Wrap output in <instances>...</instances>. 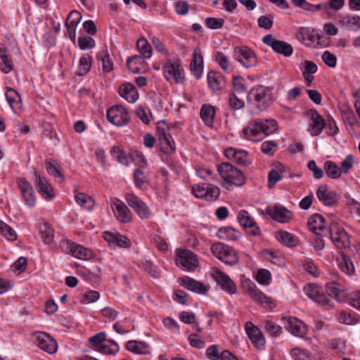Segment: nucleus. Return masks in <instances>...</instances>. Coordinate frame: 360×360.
Masks as SVG:
<instances>
[{
  "mask_svg": "<svg viewBox=\"0 0 360 360\" xmlns=\"http://www.w3.org/2000/svg\"><path fill=\"white\" fill-rule=\"evenodd\" d=\"M272 87L263 85L253 86L247 96V101L260 111L266 110L274 101Z\"/></svg>",
  "mask_w": 360,
  "mask_h": 360,
  "instance_id": "obj_1",
  "label": "nucleus"
},
{
  "mask_svg": "<svg viewBox=\"0 0 360 360\" xmlns=\"http://www.w3.org/2000/svg\"><path fill=\"white\" fill-rule=\"evenodd\" d=\"M220 176L226 183L242 186L245 183V178L240 170L229 162H222L217 167Z\"/></svg>",
  "mask_w": 360,
  "mask_h": 360,
  "instance_id": "obj_2",
  "label": "nucleus"
},
{
  "mask_svg": "<svg viewBox=\"0 0 360 360\" xmlns=\"http://www.w3.org/2000/svg\"><path fill=\"white\" fill-rule=\"evenodd\" d=\"M326 231L328 232L333 243L337 248L345 249L349 247V236L339 222L332 221L328 229H326Z\"/></svg>",
  "mask_w": 360,
  "mask_h": 360,
  "instance_id": "obj_3",
  "label": "nucleus"
},
{
  "mask_svg": "<svg viewBox=\"0 0 360 360\" xmlns=\"http://www.w3.org/2000/svg\"><path fill=\"white\" fill-rule=\"evenodd\" d=\"M211 250L216 257L227 265L233 266L238 262V257L235 250L223 243L213 244Z\"/></svg>",
  "mask_w": 360,
  "mask_h": 360,
  "instance_id": "obj_4",
  "label": "nucleus"
},
{
  "mask_svg": "<svg viewBox=\"0 0 360 360\" xmlns=\"http://www.w3.org/2000/svg\"><path fill=\"white\" fill-rule=\"evenodd\" d=\"M156 131L161 150L166 153L174 152L175 145L169 133V128L167 124L165 121L158 122Z\"/></svg>",
  "mask_w": 360,
  "mask_h": 360,
  "instance_id": "obj_5",
  "label": "nucleus"
},
{
  "mask_svg": "<svg viewBox=\"0 0 360 360\" xmlns=\"http://www.w3.org/2000/svg\"><path fill=\"white\" fill-rule=\"evenodd\" d=\"M233 58L245 68L255 67L257 64V58L255 52L248 46L235 47Z\"/></svg>",
  "mask_w": 360,
  "mask_h": 360,
  "instance_id": "obj_6",
  "label": "nucleus"
},
{
  "mask_svg": "<svg viewBox=\"0 0 360 360\" xmlns=\"http://www.w3.org/2000/svg\"><path fill=\"white\" fill-rule=\"evenodd\" d=\"M163 74L169 82L174 80L176 83H181L184 79V70L179 59L167 60L163 65Z\"/></svg>",
  "mask_w": 360,
  "mask_h": 360,
  "instance_id": "obj_7",
  "label": "nucleus"
},
{
  "mask_svg": "<svg viewBox=\"0 0 360 360\" xmlns=\"http://www.w3.org/2000/svg\"><path fill=\"white\" fill-rule=\"evenodd\" d=\"M192 193L198 198L215 200L220 195L219 188L210 183L195 184L192 186Z\"/></svg>",
  "mask_w": 360,
  "mask_h": 360,
  "instance_id": "obj_8",
  "label": "nucleus"
},
{
  "mask_svg": "<svg viewBox=\"0 0 360 360\" xmlns=\"http://www.w3.org/2000/svg\"><path fill=\"white\" fill-rule=\"evenodd\" d=\"M125 200L141 219H146L150 217L151 211L148 206L134 193H127Z\"/></svg>",
  "mask_w": 360,
  "mask_h": 360,
  "instance_id": "obj_9",
  "label": "nucleus"
},
{
  "mask_svg": "<svg viewBox=\"0 0 360 360\" xmlns=\"http://www.w3.org/2000/svg\"><path fill=\"white\" fill-rule=\"evenodd\" d=\"M262 41L266 45L270 46L276 53L285 57H288L292 53L293 49L290 44L276 39L272 34L265 35L262 39Z\"/></svg>",
  "mask_w": 360,
  "mask_h": 360,
  "instance_id": "obj_10",
  "label": "nucleus"
},
{
  "mask_svg": "<svg viewBox=\"0 0 360 360\" xmlns=\"http://www.w3.org/2000/svg\"><path fill=\"white\" fill-rule=\"evenodd\" d=\"M108 120L114 125L120 127L129 122V116L127 110L122 105H115L107 111Z\"/></svg>",
  "mask_w": 360,
  "mask_h": 360,
  "instance_id": "obj_11",
  "label": "nucleus"
},
{
  "mask_svg": "<svg viewBox=\"0 0 360 360\" xmlns=\"http://www.w3.org/2000/svg\"><path fill=\"white\" fill-rule=\"evenodd\" d=\"M176 263L188 271H193L198 265L195 254L188 250H179L176 252Z\"/></svg>",
  "mask_w": 360,
  "mask_h": 360,
  "instance_id": "obj_12",
  "label": "nucleus"
},
{
  "mask_svg": "<svg viewBox=\"0 0 360 360\" xmlns=\"http://www.w3.org/2000/svg\"><path fill=\"white\" fill-rule=\"evenodd\" d=\"M296 38L306 46L317 47L321 37L309 27H300L296 33Z\"/></svg>",
  "mask_w": 360,
  "mask_h": 360,
  "instance_id": "obj_13",
  "label": "nucleus"
},
{
  "mask_svg": "<svg viewBox=\"0 0 360 360\" xmlns=\"http://www.w3.org/2000/svg\"><path fill=\"white\" fill-rule=\"evenodd\" d=\"M238 221L240 225L246 230L248 233L254 236L260 234L259 226L255 221L250 217L248 211H240L238 214Z\"/></svg>",
  "mask_w": 360,
  "mask_h": 360,
  "instance_id": "obj_14",
  "label": "nucleus"
},
{
  "mask_svg": "<svg viewBox=\"0 0 360 360\" xmlns=\"http://www.w3.org/2000/svg\"><path fill=\"white\" fill-rule=\"evenodd\" d=\"M17 184L25 204L32 207L36 204L34 191L31 184L24 178L17 179Z\"/></svg>",
  "mask_w": 360,
  "mask_h": 360,
  "instance_id": "obj_15",
  "label": "nucleus"
},
{
  "mask_svg": "<svg viewBox=\"0 0 360 360\" xmlns=\"http://www.w3.org/2000/svg\"><path fill=\"white\" fill-rule=\"evenodd\" d=\"M224 155L239 165L248 166L252 163V159L248 153L244 150L228 148L225 150Z\"/></svg>",
  "mask_w": 360,
  "mask_h": 360,
  "instance_id": "obj_16",
  "label": "nucleus"
},
{
  "mask_svg": "<svg viewBox=\"0 0 360 360\" xmlns=\"http://www.w3.org/2000/svg\"><path fill=\"white\" fill-rule=\"evenodd\" d=\"M34 184L40 195L47 200H52L55 195L51 184L37 171H34Z\"/></svg>",
  "mask_w": 360,
  "mask_h": 360,
  "instance_id": "obj_17",
  "label": "nucleus"
},
{
  "mask_svg": "<svg viewBox=\"0 0 360 360\" xmlns=\"http://www.w3.org/2000/svg\"><path fill=\"white\" fill-rule=\"evenodd\" d=\"M285 324V328L293 335L300 338H304L307 333L306 325L299 319L295 317H288L283 319Z\"/></svg>",
  "mask_w": 360,
  "mask_h": 360,
  "instance_id": "obj_18",
  "label": "nucleus"
},
{
  "mask_svg": "<svg viewBox=\"0 0 360 360\" xmlns=\"http://www.w3.org/2000/svg\"><path fill=\"white\" fill-rule=\"evenodd\" d=\"M103 235L110 247L129 248L131 245L130 240L127 236L117 232L104 231Z\"/></svg>",
  "mask_w": 360,
  "mask_h": 360,
  "instance_id": "obj_19",
  "label": "nucleus"
},
{
  "mask_svg": "<svg viewBox=\"0 0 360 360\" xmlns=\"http://www.w3.org/2000/svg\"><path fill=\"white\" fill-rule=\"evenodd\" d=\"M316 195L319 201L326 206H332L340 199V195L336 192L329 190L326 185L319 186Z\"/></svg>",
  "mask_w": 360,
  "mask_h": 360,
  "instance_id": "obj_20",
  "label": "nucleus"
},
{
  "mask_svg": "<svg viewBox=\"0 0 360 360\" xmlns=\"http://www.w3.org/2000/svg\"><path fill=\"white\" fill-rule=\"evenodd\" d=\"M37 346L42 350L53 354L57 350V343L56 340L46 333L39 332L35 334Z\"/></svg>",
  "mask_w": 360,
  "mask_h": 360,
  "instance_id": "obj_21",
  "label": "nucleus"
},
{
  "mask_svg": "<svg viewBox=\"0 0 360 360\" xmlns=\"http://www.w3.org/2000/svg\"><path fill=\"white\" fill-rule=\"evenodd\" d=\"M245 331L248 338L256 348L261 349L264 346L265 339L257 326H255L250 321L247 322L245 324Z\"/></svg>",
  "mask_w": 360,
  "mask_h": 360,
  "instance_id": "obj_22",
  "label": "nucleus"
},
{
  "mask_svg": "<svg viewBox=\"0 0 360 360\" xmlns=\"http://www.w3.org/2000/svg\"><path fill=\"white\" fill-rule=\"evenodd\" d=\"M345 294H307L308 297L322 307L333 306V300L342 302L341 297Z\"/></svg>",
  "mask_w": 360,
  "mask_h": 360,
  "instance_id": "obj_23",
  "label": "nucleus"
},
{
  "mask_svg": "<svg viewBox=\"0 0 360 360\" xmlns=\"http://www.w3.org/2000/svg\"><path fill=\"white\" fill-rule=\"evenodd\" d=\"M178 281L179 285L193 292H206L210 289L209 285L188 276L180 278Z\"/></svg>",
  "mask_w": 360,
  "mask_h": 360,
  "instance_id": "obj_24",
  "label": "nucleus"
},
{
  "mask_svg": "<svg viewBox=\"0 0 360 360\" xmlns=\"http://www.w3.org/2000/svg\"><path fill=\"white\" fill-rule=\"evenodd\" d=\"M68 249L71 255L79 259L88 260L93 257V251L75 243H68Z\"/></svg>",
  "mask_w": 360,
  "mask_h": 360,
  "instance_id": "obj_25",
  "label": "nucleus"
},
{
  "mask_svg": "<svg viewBox=\"0 0 360 360\" xmlns=\"http://www.w3.org/2000/svg\"><path fill=\"white\" fill-rule=\"evenodd\" d=\"M338 25L350 31L360 30V16L351 15H339Z\"/></svg>",
  "mask_w": 360,
  "mask_h": 360,
  "instance_id": "obj_26",
  "label": "nucleus"
},
{
  "mask_svg": "<svg viewBox=\"0 0 360 360\" xmlns=\"http://www.w3.org/2000/svg\"><path fill=\"white\" fill-rule=\"evenodd\" d=\"M259 120H255L249 123L243 130L245 137L252 141H259L263 138L262 128Z\"/></svg>",
  "mask_w": 360,
  "mask_h": 360,
  "instance_id": "obj_27",
  "label": "nucleus"
},
{
  "mask_svg": "<svg viewBox=\"0 0 360 360\" xmlns=\"http://www.w3.org/2000/svg\"><path fill=\"white\" fill-rule=\"evenodd\" d=\"M112 206L116 210V217L120 222L129 223L131 221V212L122 201L116 198L113 200Z\"/></svg>",
  "mask_w": 360,
  "mask_h": 360,
  "instance_id": "obj_28",
  "label": "nucleus"
},
{
  "mask_svg": "<svg viewBox=\"0 0 360 360\" xmlns=\"http://www.w3.org/2000/svg\"><path fill=\"white\" fill-rule=\"evenodd\" d=\"M190 70L196 79H198L201 77L203 70V57L198 48H196L193 51Z\"/></svg>",
  "mask_w": 360,
  "mask_h": 360,
  "instance_id": "obj_29",
  "label": "nucleus"
},
{
  "mask_svg": "<svg viewBox=\"0 0 360 360\" xmlns=\"http://www.w3.org/2000/svg\"><path fill=\"white\" fill-rule=\"evenodd\" d=\"M214 279L221 286L222 290L226 291L227 292H236V285L228 275L225 274L221 271L217 269L214 271Z\"/></svg>",
  "mask_w": 360,
  "mask_h": 360,
  "instance_id": "obj_30",
  "label": "nucleus"
},
{
  "mask_svg": "<svg viewBox=\"0 0 360 360\" xmlns=\"http://www.w3.org/2000/svg\"><path fill=\"white\" fill-rule=\"evenodd\" d=\"M266 212L273 219L278 222L285 223L291 218V212L284 207H268Z\"/></svg>",
  "mask_w": 360,
  "mask_h": 360,
  "instance_id": "obj_31",
  "label": "nucleus"
},
{
  "mask_svg": "<svg viewBox=\"0 0 360 360\" xmlns=\"http://www.w3.org/2000/svg\"><path fill=\"white\" fill-rule=\"evenodd\" d=\"M307 226L309 231L316 235L323 236V233L319 231L325 229V219L321 214H315L309 219Z\"/></svg>",
  "mask_w": 360,
  "mask_h": 360,
  "instance_id": "obj_32",
  "label": "nucleus"
},
{
  "mask_svg": "<svg viewBox=\"0 0 360 360\" xmlns=\"http://www.w3.org/2000/svg\"><path fill=\"white\" fill-rule=\"evenodd\" d=\"M120 95L129 103H134L139 98V94L135 86L131 83H126L120 88Z\"/></svg>",
  "mask_w": 360,
  "mask_h": 360,
  "instance_id": "obj_33",
  "label": "nucleus"
},
{
  "mask_svg": "<svg viewBox=\"0 0 360 360\" xmlns=\"http://www.w3.org/2000/svg\"><path fill=\"white\" fill-rule=\"evenodd\" d=\"M311 124L309 130L312 136H319L326 125L324 120L316 111L311 112Z\"/></svg>",
  "mask_w": 360,
  "mask_h": 360,
  "instance_id": "obj_34",
  "label": "nucleus"
},
{
  "mask_svg": "<svg viewBox=\"0 0 360 360\" xmlns=\"http://www.w3.org/2000/svg\"><path fill=\"white\" fill-rule=\"evenodd\" d=\"M251 299L267 310H272L276 306L275 300L265 294H250Z\"/></svg>",
  "mask_w": 360,
  "mask_h": 360,
  "instance_id": "obj_35",
  "label": "nucleus"
},
{
  "mask_svg": "<svg viewBox=\"0 0 360 360\" xmlns=\"http://www.w3.org/2000/svg\"><path fill=\"white\" fill-rule=\"evenodd\" d=\"M207 79L210 88L213 91H217L221 89L224 78L219 72L216 71L209 72L207 75Z\"/></svg>",
  "mask_w": 360,
  "mask_h": 360,
  "instance_id": "obj_36",
  "label": "nucleus"
},
{
  "mask_svg": "<svg viewBox=\"0 0 360 360\" xmlns=\"http://www.w3.org/2000/svg\"><path fill=\"white\" fill-rule=\"evenodd\" d=\"M217 236L219 238L225 240H236L240 236V233L230 226L220 228L217 231Z\"/></svg>",
  "mask_w": 360,
  "mask_h": 360,
  "instance_id": "obj_37",
  "label": "nucleus"
},
{
  "mask_svg": "<svg viewBox=\"0 0 360 360\" xmlns=\"http://www.w3.org/2000/svg\"><path fill=\"white\" fill-rule=\"evenodd\" d=\"M215 115V109L210 105H202L200 110V117L209 127H212L213 120Z\"/></svg>",
  "mask_w": 360,
  "mask_h": 360,
  "instance_id": "obj_38",
  "label": "nucleus"
},
{
  "mask_svg": "<svg viewBox=\"0 0 360 360\" xmlns=\"http://www.w3.org/2000/svg\"><path fill=\"white\" fill-rule=\"evenodd\" d=\"M276 238L283 245L290 248L295 247L299 243V240L296 236L285 231H278L276 234Z\"/></svg>",
  "mask_w": 360,
  "mask_h": 360,
  "instance_id": "obj_39",
  "label": "nucleus"
},
{
  "mask_svg": "<svg viewBox=\"0 0 360 360\" xmlns=\"http://www.w3.org/2000/svg\"><path fill=\"white\" fill-rule=\"evenodd\" d=\"M6 97L11 108L14 110L15 108H20L21 107V98L17 91L12 88H8Z\"/></svg>",
  "mask_w": 360,
  "mask_h": 360,
  "instance_id": "obj_40",
  "label": "nucleus"
},
{
  "mask_svg": "<svg viewBox=\"0 0 360 360\" xmlns=\"http://www.w3.org/2000/svg\"><path fill=\"white\" fill-rule=\"evenodd\" d=\"M39 232L44 242L46 244L52 243L54 238V231L48 223L43 222L40 225Z\"/></svg>",
  "mask_w": 360,
  "mask_h": 360,
  "instance_id": "obj_41",
  "label": "nucleus"
},
{
  "mask_svg": "<svg viewBox=\"0 0 360 360\" xmlns=\"http://www.w3.org/2000/svg\"><path fill=\"white\" fill-rule=\"evenodd\" d=\"M324 170L328 177L334 179L340 178L342 174L340 168L336 163L330 160L324 163Z\"/></svg>",
  "mask_w": 360,
  "mask_h": 360,
  "instance_id": "obj_42",
  "label": "nucleus"
},
{
  "mask_svg": "<svg viewBox=\"0 0 360 360\" xmlns=\"http://www.w3.org/2000/svg\"><path fill=\"white\" fill-rule=\"evenodd\" d=\"M148 345L143 342L129 340L126 344V349L136 354H146L148 349Z\"/></svg>",
  "mask_w": 360,
  "mask_h": 360,
  "instance_id": "obj_43",
  "label": "nucleus"
},
{
  "mask_svg": "<svg viewBox=\"0 0 360 360\" xmlns=\"http://www.w3.org/2000/svg\"><path fill=\"white\" fill-rule=\"evenodd\" d=\"M97 58L102 63L103 72H109L113 69L112 58L107 51H103L97 54Z\"/></svg>",
  "mask_w": 360,
  "mask_h": 360,
  "instance_id": "obj_44",
  "label": "nucleus"
},
{
  "mask_svg": "<svg viewBox=\"0 0 360 360\" xmlns=\"http://www.w3.org/2000/svg\"><path fill=\"white\" fill-rule=\"evenodd\" d=\"M92 58L89 54H84L79 60L77 74L79 76L85 75L91 69Z\"/></svg>",
  "mask_w": 360,
  "mask_h": 360,
  "instance_id": "obj_45",
  "label": "nucleus"
},
{
  "mask_svg": "<svg viewBox=\"0 0 360 360\" xmlns=\"http://www.w3.org/2000/svg\"><path fill=\"white\" fill-rule=\"evenodd\" d=\"M46 168L49 174L53 176L58 183L64 181V176L56 166L53 160H47L46 161Z\"/></svg>",
  "mask_w": 360,
  "mask_h": 360,
  "instance_id": "obj_46",
  "label": "nucleus"
},
{
  "mask_svg": "<svg viewBox=\"0 0 360 360\" xmlns=\"http://www.w3.org/2000/svg\"><path fill=\"white\" fill-rule=\"evenodd\" d=\"M0 233L8 240L15 241L17 240L18 235L15 231L1 220H0Z\"/></svg>",
  "mask_w": 360,
  "mask_h": 360,
  "instance_id": "obj_47",
  "label": "nucleus"
},
{
  "mask_svg": "<svg viewBox=\"0 0 360 360\" xmlns=\"http://www.w3.org/2000/svg\"><path fill=\"white\" fill-rule=\"evenodd\" d=\"M285 171L283 165L278 163L277 166V169H271L268 174V183L269 186L272 187L274 184H276L280 179H281V175Z\"/></svg>",
  "mask_w": 360,
  "mask_h": 360,
  "instance_id": "obj_48",
  "label": "nucleus"
},
{
  "mask_svg": "<svg viewBox=\"0 0 360 360\" xmlns=\"http://www.w3.org/2000/svg\"><path fill=\"white\" fill-rule=\"evenodd\" d=\"M263 136L272 134L276 129V122L274 120H259Z\"/></svg>",
  "mask_w": 360,
  "mask_h": 360,
  "instance_id": "obj_49",
  "label": "nucleus"
},
{
  "mask_svg": "<svg viewBox=\"0 0 360 360\" xmlns=\"http://www.w3.org/2000/svg\"><path fill=\"white\" fill-rule=\"evenodd\" d=\"M136 46L143 57L149 58L152 56V47L143 37L138 39Z\"/></svg>",
  "mask_w": 360,
  "mask_h": 360,
  "instance_id": "obj_50",
  "label": "nucleus"
},
{
  "mask_svg": "<svg viewBox=\"0 0 360 360\" xmlns=\"http://www.w3.org/2000/svg\"><path fill=\"white\" fill-rule=\"evenodd\" d=\"M75 200L78 205L88 210H90L94 206L93 198L84 193H79L76 195Z\"/></svg>",
  "mask_w": 360,
  "mask_h": 360,
  "instance_id": "obj_51",
  "label": "nucleus"
},
{
  "mask_svg": "<svg viewBox=\"0 0 360 360\" xmlns=\"http://www.w3.org/2000/svg\"><path fill=\"white\" fill-rule=\"evenodd\" d=\"M233 89L238 94H243L247 91L245 80L241 76H233L232 78Z\"/></svg>",
  "mask_w": 360,
  "mask_h": 360,
  "instance_id": "obj_52",
  "label": "nucleus"
},
{
  "mask_svg": "<svg viewBox=\"0 0 360 360\" xmlns=\"http://www.w3.org/2000/svg\"><path fill=\"white\" fill-rule=\"evenodd\" d=\"M345 0H329L326 2V13L330 15V11L338 12L345 6Z\"/></svg>",
  "mask_w": 360,
  "mask_h": 360,
  "instance_id": "obj_53",
  "label": "nucleus"
},
{
  "mask_svg": "<svg viewBox=\"0 0 360 360\" xmlns=\"http://www.w3.org/2000/svg\"><path fill=\"white\" fill-rule=\"evenodd\" d=\"M339 266L341 270L347 275H352L355 271L354 264L349 257H343Z\"/></svg>",
  "mask_w": 360,
  "mask_h": 360,
  "instance_id": "obj_54",
  "label": "nucleus"
},
{
  "mask_svg": "<svg viewBox=\"0 0 360 360\" xmlns=\"http://www.w3.org/2000/svg\"><path fill=\"white\" fill-rule=\"evenodd\" d=\"M78 46L82 50L92 49L95 46V41L89 36L79 37Z\"/></svg>",
  "mask_w": 360,
  "mask_h": 360,
  "instance_id": "obj_55",
  "label": "nucleus"
},
{
  "mask_svg": "<svg viewBox=\"0 0 360 360\" xmlns=\"http://www.w3.org/2000/svg\"><path fill=\"white\" fill-rule=\"evenodd\" d=\"M244 102L239 99L234 93H230L229 96V105L231 110H240L244 107Z\"/></svg>",
  "mask_w": 360,
  "mask_h": 360,
  "instance_id": "obj_56",
  "label": "nucleus"
},
{
  "mask_svg": "<svg viewBox=\"0 0 360 360\" xmlns=\"http://www.w3.org/2000/svg\"><path fill=\"white\" fill-rule=\"evenodd\" d=\"M290 354L294 360H310L311 354L307 350L294 348L291 350Z\"/></svg>",
  "mask_w": 360,
  "mask_h": 360,
  "instance_id": "obj_57",
  "label": "nucleus"
},
{
  "mask_svg": "<svg viewBox=\"0 0 360 360\" xmlns=\"http://www.w3.org/2000/svg\"><path fill=\"white\" fill-rule=\"evenodd\" d=\"M256 280L260 284H269L271 280L270 271L264 269H259L256 274Z\"/></svg>",
  "mask_w": 360,
  "mask_h": 360,
  "instance_id": "obj_58",
  "label": "nucleus"
},
{
  "mask_svg": "<svg viewBox=\"0 0 360 360\" xmlns=\"http://www.w3.org/2000/svg\"><path fill=\"white\" fill-rule=\"evenodd\" d=\"M264 328L272 336H278L282 333L281 327L271 321L265 322Z\"/></svg>",
  "mask_w": 360,
  "mask_h": 360,
  "instance_id": "obj_59",
  "label": "nucleus"
},
{
  "mask_svg": "<svg viewBox=\"0 0 360 360\" xmlns=\"http://www.w3.org/2000/svg\"><path fill=\"white\" fill-rule=\"evenodd\" d=\"M224 20L223 18H216L208 17L205 19L206 26L212 30H217L221 28L224 25Z\"/></svg>",
  "mask_w": 360,
  "mask_h": 360,
  "instance_id": "obj_60",
  "label": "nucleus"
},
{
  "mask_svg": "<svg viewBox=\"0 0 360 360\" xmlns=\"http://www.w3.org/2000/svg\"><path fill=\"white\" fill-rule=\"evenodd\" d=\"M354 158L352 154L347 155L340 163V170L342 173L347 174L354 165Z\"/></svg>",
  "mask_w": 360,
  "mask_h": 360,
  "instance_id": "obj_61",
  "label": "nucleus"
},
{
  "mask_svg": "<svg viewBox=\"0 0 360 360\" xmlns=\"http://www.w3.org/2000/svg\"><path fill=\"white\" fill-rule=\"evenodd\" d=\"M0 60V70L1 72L5 74H8L13 70V62L9 56L3 58Z\"/></svg>",
  "mask_w": 360,
  "mask_h": 360,
  "instance_id": "obj_62",
  "label": "nucleus"
},
{
  "mask_svg": "<svg viewBox=\"0 0 360 360\" xmlns=\"http://www.w3.org/2000/svg\"><path fill=\"white\" fill-rule=\"evenodd\" d=\"M198 175L200 178L210 183L217 181L216 176L212 175V171L208 169L201 168L198 170Z\"/></svg>",
  "mask_w": 360,
  "mask_h": 360,
  "instance_id": "obj_63",
  "label": "nucleus"
},
{
  "mask_svg": "<svg viewBox=\"0 0 360 360\" xmlns=\"http://www.w3.org/2000/svg\"><path fill=\"white\" fill-rule=\"evenodd\" d=\"M27 267V259L21 257L17 261H15L11 266V269L13 272L20 274L25 270Z\"/></svg>",
  "mask_w": 360,
  "mask_h": 360,
  "instance_id": "obj_64",
  "label": "nucleus"
}]
</instances>
